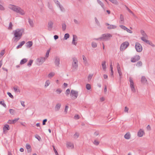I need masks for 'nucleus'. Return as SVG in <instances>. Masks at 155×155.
<instances>
[{
    "instance_id": "11",
    "label": "nucleus",
    "mask_w": 155,
    "mask_h": 155,
    "mask_svg": "<svg viewBox=\"0 0 155 155\" xmlns=\"http://www.w3.org/2000/svg\"><path fill=\"white\" fill-rule=\"evenodd\" d=\"M105 25L106 26H108L107 27V28L108 29H114L117 28L116 26L113 25H110L108 23H106Z\"/></svg>"
},
{
    "instance_id": "29",
    "label": "nucleus",
    "mask_w": 155,
    "mask_h": 155,
    "mask_svg": "<svg viewBox=\"0 0 155 155\" xmlns=\"http://www.w3.org/2000/svg\"><path fill=\"white\" fill-rule=\"evenodd\" d=\"M141 82L143 84H145L147 81L146 78L144 76H142L141 78Z\"/></svg>"
},
{
    "instance_id": "54",
    "label": "nucleus",
    "mask_w": 155,
    "mask_h": 155,
    "mask_svg": "<svg viewBox=\"0 0 155 155\" xmlns=\"http://www.w3.org/2000/svg\"><path fill=\"white\" fill-rule=\"evenodd\" d=\"M9 111L10 113L12 115H13L14 114V110L12 109H10L9 110Z\"/></svg>"
},
{
    "instance_id": "12",
    "label": "nucleus",
    "mask_w": 155,
    "mask_h": 155,
    "mask_svg": "<svg viewBox=\"0 0 155 155\" xmlns=\"http://www.w3.org/2000/svg\"><path fill=\"white\" fill-rule=\"evenodd\" d=\"M9 127L8 124H5L3 128V133L4 134H6L7 131L9 130Z\"/></svg>"
},
{
    "instance_id": "16",
    "label": "nucleus",
    "mask_w": 155,
    "mask_h": 155,
    "mask_svg": "<svg viewBox=\"0 0 155 155\" xmlns=\"http://www.w3.org/2000/svg\"><path fill=\"white\" fill-rule=\"evenodd\" d=\"M53 22L51 21H50L48 23V29L51 30L53 28Z\"/></svg>"
},
{
    "instance_id": "7",
    "label": "nucleus",
    "mask_w": 155,
    "mask_h": 155,
    "mask_svg": "<svg viewBox=\"0 0 155 155\" xmlns=\"http://www.w3.org/2000/svg\"><path fill=\"white\" fill-rule=\"evenodd\" d=\"M78 95V92L74 90H71L70 96L73 99H76Z\"/></svg>"
},
{
    "instance_id": "63",
    "label": "nucleus",
    "mask_w": 155,
    "mask_h": 155,
    "mask_svg": "<svg viewBox=\"0 0 155 155\" xmlns=\"http://www.w3.org/2000/svg\"><path fill=\"white\" fill-rule=\"evenodd\" d=\"M68 107V106H66L65 107L64 109V112H65L66 113H67V112Z\"/></svg>"
},
{
    "instance_id": "28",
    "label": "nucleus",
    "mask_w": 155,
    "mask_h": 155,
    "mask_svg": "<svg viewBox=\"0 0 155 155\" xmlns=\"http://www.w3.org/2000/svg\"><path fill=\"white\" fill-rule=\"evenodd\" d=\"M97 3L101 6L102 8L104 10H105V8L103 3L100 0H97Z\"/></svg>"
},
{
    "instance_id": "3",
    "label": "nucleus",
    "mask_w": 155,
    "mask_h": 155,
    "mask_svg": "<svg viewBox=\"0 0 155 155\" xmlns=\"http://www.w3.org/2000/svg\"><path fill=\"white\" fill-rule=\"evenodd\" d=\"M112 37V35L110 33H105L102 34L100 37L101 40L107 41L110 40Z\"/></svg>"
},
{
    "instance_id": "6",
    "label": "nucleus",
    "mask_w": 155,
    "mask_h": 155,
    "mask_svg": "<svg viewBox=\"0 0 155 155\" xmlns=\"http://www.w3.org/2000/svg\"><path fill=\"white\" fill-rule=\"evenodd\" d=\"M45 58L43 57H40L36 60V63L38 65H41L45 61Z\"/></svg>"
},
{
    "instance_id": "4",
    "label": "nucleus",
    "mask_w": 155,
    "mask_h": 155,
    "mask_svg": "<svg viewBox=\"0 0 155 155\" xmlns=\"http://www.w3.org/2000/svg\"><path fill=\"white\" fill-rule=\"evenodd\" d=\"M72 67L73 69L77 70L78 67V61L77 58L73 57L72 58Z\"/></svg>"
},
{
    "instance_id": "61",
    "label": "nucleus",
    "mask_w": 155,
    "mask_h": 155,
    "mask_svg": "<svg viewBox=\"0 0 155 155\" xmlns=\"http://www.w3.org/2000/svg\"><path fill=\"white\" fill-rule=\"evenodd\" d=\"M7 94L11 98H13V96L12 94L8 92L7 93Z\"/></svg>"
},
{
    "instance_id": "1",
    "label": "nucleus",
    "mask_w": 155,
    "mask_h": 155,
    "mask_svg": "<svg viewBox=\"0 0 155 155\" xmlns=\"http://www.w3.org/2000/svg\"><path fill=\"white\" fill-rule=\"evenodd\" d=\"M24 29L23 28H17L13 31L14 38L13 40L14 42H17L21 38Z\"/></svg>"
},
{
    "instance_id": "20",
    "label": "nucleus",
    "mask_w": 155,
    "mask_h": 155,
    "mask_svg": "<svg viewBox=\"0 0 155 155\" xmlns=\"http://www.w3.org/2000/svg\"><path fill=\"white\" fill-rule=\"evenodd\" d=\"M106 63V62L105 61H103L102 62L101 65L102 69L104 71H105L107 68Z\"/></svg>"
},
{
    "instance_id": "14",
    "label": "nucleus",
    "mask_w": 155,
    "mask_h": 155,
    "mask_svg": "<svg viewBox=\"0 0 155 155\" xmlns=\"http://www.w3.org/2000/svg\"><path fill=\"white\" fill-rule=\"evenodd\" d=\"M144 134V132L143 130L140 129L138 131L137 136L140 137H142Z\"/></svg>"
},
{
    "instance_id": "32",
    "label": "nucleus",
    "mask_w": 155,
    "mask_h": 155,
    "mask_svg": "<svg viewBox=\"0 0 155 155\" xmlns=\"http://www.w3.org/2000/svg\"><path fill=\"white\" fill-rule=\"evenodd\" d=\"M140 32L141 35H142V37H148L147 34L143 30H141L140 31Z\"/></svg>"
},
{
    "instance_id": "47",
    "label": "nucleus",
    "mask_w": 155,
    "mask_h": 155,
    "mask_svg": "<svg viewBox=\"0 0 155 155\" xmlns=\"http://www.w3.org/2000/svg\"><path fill=\"white\" fill-rule=\"evenodd\" d=\"M79 134L78 133H75L74 135V138L76 139L78 137Z\"/></svg>"
},
{
    "instance_id": "43",
    "label": "nucleus",
    "mask_w": 155,
    "mask_h": 155,
    "mask_svg": "<svg viewBox=\"0 0 155 155\" xmlns=\"http://www.w3.org/2000/svg\"><path fill=\"white\" fill-rule=\"evenodd\" d=\"M91 45L92 47L94 48L96 47L97 46V43L95 42H92Z\"/></svg>"
},
{
    "instance_id": "39",
    "label": "nucleus",
    "mask_w": 155,
    "mask_h": 155,
    "mask_svg": "<svg viewBox=\"0 0 155 155\" xmlns=\"http://www.w3.org/2000/svg\"><path fill=\"white\" fill-rule=\"evenodd\" d=\"M142 63L141 61H138L137 64H136V66L138 67H140L142 66Z\"/></svg>"
},
{
    "instance_id": "31",
    "label": "nucleus",
    "mask_w": 155,
    "mask_h": 155,
    "mask_svg": "<svg viewBox=\"0 0 155 155\" xmlns=\"http://www.w3.org/2000/svg\"><path fill=\"white\" fill-rule=\"evenodd\" d=\"M55 75L54 72H51L48 75V77L49 78H51Z\"/></svg>"
},
{
    "instance_id": "21",
    "label": "nucleus",
    "mask_w": 155,
    "mask_h": 155,
    "mask_svg": "<svg viewBox=\"0 0 155 155\" xmlns=\"http://www.w3.org/2000/svg\"><path fill=\"white\" fill-rule=\"evenodd\" d=\"M67 147L69 148L72 149L74 147V145L72 143L68 142L67 143Z\"/></svg>"
},
{
    "instance_id": "52",
    "label": "nucleus",
    "mask_w": 155,
    "mask_h": 155,
    "mask_svg": "<svg viewBox=\"0 0 155 155\" xmlns=\"http://www.w3.org/2000/svg\"><path fill=\"white\" fill-rule=\"evenodd\" d=\"M0 104L2 105L3 107H6V104L4 103V101H0Z\"/></svg>"
},
{
    "instance_id": "18",
    "label": "nucleus",
    "mask_w": 155,
    "mask_h": 155,
    "mask_svg": "<svg viewBox=\"0 0 155 155\" xmlns=\"http://www.w3.org/2000/svg\"><path fill=\"white\" fill-rule=\"evenodd\" d=\"M77 36L75 35H73V40H72V44L76 45L77 44V42H75V41L76 40H77Z\"/></svg>"
},
{
    "instance_id": "36",
    "label": "nucleus",
    "mask_w": 155,
    "mask_h": 155,
    "mask_svg": "<svg viewBox=\"0 0 155 155\" xmlns=\"http://www.w3.org/2000/svg\"><path fill=\"white\" fill-rule=\"evenodd\" d=\"M117 72L119 74V77L120 78H121L122 76V73L121 72V69H118L117 70Z\"/></svg>"
},
{
    "instance_id": "8",
    "label": "nucleus",
    "mask_w": 155,
    "mask_h": 155,
    "mask_svg": "<svg viewBox=\"0 0 155 155\" xmlns=\"http://www.w3.org/2000/svg\"><path fill=\"white\" fill-rule=\"evenodd\" d=\"M135 48L136 51L138 52H141L143 49L141 45L138 42H136V43Z\"/></svg>"
},
{
    "instance_id": "10",
    "label": "nucleus",
    "mask_w": 155,
    "mask_h": 155,
    "mask_svg": "<svg viewBox=\"0 0 155 155\" xmlns=\"http://www.w3.org/2000/svg\"><path fill=\"white\" fill-rule=\"evenodd\" d=\"M140 57L138 55H136L134 57L131 58V61L132 62H135L140 59Z\"/></svg>"
},
{
    "instance_id": "30",
    "label": "nucleus",
    "mask_w": 155,
    "mask_h": 155,
    "mask_svg": "<svg viewBox=\"0 0 155 155\" xmlns=\"http://www.w3.org/2000/svg\"><path fill=\"white\" fill-rule=\"evenodd\" d=\"M2 2L1 0H0V10L3 11L5 10V8L2 5Z\"/></svg>"
},
{
    "instance_id": "26",
    "label": "nucleus",
    "mask_w": 155,
    "mask_h": 155,
    "mask_svg": "<svg viewBox=\"0 0 155 155\" xmlns=\"http://www.w3.org/2000/svg\"><path fill=\"white\" fill-rule=\"evenodd\" d=\"M131 135L130 133H127L124 135V138L126 139H129L130 138Z\"/></svg>"
},
{
    "instance_id": "62",
    "label": "nucleus",
    "mask_w": 155,
    "mask_h": 155,
    "mask_svg": "<svg viewBox=\"0 0 155 155\" xmlns=\"http://www.w3.org/2000/svg\"><path fill=\"white\" fill-rule=\"evenodd\" d=\"M93 74H90L88 77V80H90L91 79L92 76H93Z\"/></svg>"
},
{
    "instance_id": "5",
    "label": "nucleus",
    "mask_w": 155,
    "mask_h": 155,
    "mask_svg": "<svg viewBox=\"0 0 155 155\" xmlns=\"http://www.w3.org/2000/svg\"><path fill=\"white\" fill-rule=\"evenodd\" d=\"M129 82L130 83V87L131 91L133 93L136 92V89L135 87V85L133 80L131 77L129 78Z\"/></svg>"
},
{
    "instance_id": "40",
    "label": "nucleus",
    "mask_w": 155,
    "mask_h": 155,
    "mask_svg": "<svg viewBox=\"0 0 155 155\" xmlns=\"http://www.w3.org/2000/svg\"><path fill=\"white\" fill-rule=\"evenodd\" d=\"M53 1L57 6H58L59 5H61L60 2L58 0H53Z\"/></svg>"
},
{
    "instance_id": "42",
    "label": "nucleus",
    "mask_w": 155,
    "mask_h": 155,
    "mask_svg": "<svg viewBox=\"0 0 155 155\" xmlns=\"http://www.w3.org/2000/svg\"><path fill=\"white\" fill-rule=\"evenodd\" d=\"M69 37V35L68 33L65 34L64 36V38L65 40L67 39Z\"/></svg>"
},
{
    "instance_id": "48",
    "label": "nucleus",
    "mask_w": 155,
    "mask_h": 155,
    "mask_svg": "<svg viewBox=\"0 0 155 155\" xmlns=\"http://www.w3.org/2000/svg\"><path fill=\"white\" fill-rule=\"evenodd\" d=\"M70 89H68L66 91L65 94L66 95H68L70 93Z\"/></svg>"
},
{
    "instance_id": "56",
    "label": "nucleus",
    "mask_w": 155,
    "mask_h": 155,
    "mask_svg": "<svg viewBox=\"0 0 155 155\" xmlns=\"http://www.w3.org/2000/svg\"><path fill=\"white\" fill-rule=\"evenodd\" d=\"M62 91V90L59 89H57L56 91L57 93L58 94H60L61 92Z\"/></svg>"
},
{
    "instance_id": "23",
    "label": "nucleus",
    "mask_w": 155,
    "mask_h": 155,
    "mask_svg": "<svg viewBox=\"0 0 155 155\" xmlns=\"http://www.w3.org/2000/svg\"><path fill=\"white\" fill-rule=\"evenodd\" d=\"M50 84V81L49 80H47L45 83L44 87L45 88L47 87Z\"/></svg>"
},
{
    "instance_id": "19",
    "label": "nucleus",
    "mask_w": 155,
    "mask_h": 155,
    "mask_svg": "<svg viewBox=\"0 0 155 155\" xmlns=\"http://www.w3.org/2000/svg\"><path fill=\"white\" fill-rule=\"evenodd\" d=\"M124 16L122 15H120L119 23L120 24H124Z\"/></svg>"
},
{
    "instance_id": "44",
    "label": "nucleus",
    "mask_w": 155,
    "mask_h": 155,
    "mask_svg": "<svg viewBox=\"0 0 155 155\" xmlns=\"http://www.w3.org/2000/svg\"><path fill=\"white\" fill-rule=\"evenodd\" d=\"M119 26L121 28L124 30L126 31V29H127V28L123 25H120Z\"/></svg>"
},
{
    "instance_id": "46",
    "label": "nucleus",
    "mask_w": 155,
    "mask_h": 155,
    "mask_svg": "<svg viewBox=\"0 0 155 155\" xmlns=\"http://www.w3.org/2000/svg\"><path fill=\"white\" fill-rule=\"evenodd\" d=\"M13 25L11 22H10L8 28V29L9 30H11L12 29Z\"/></svg>"
},
{
    "instance_id": "49",
    "label": "nucleus",
    "mask_w": 155,
    "mask_h": 155,
    "mask_svg": "<svg viewBox=\"0 0 155 155\" xmlns=\"http://www.w3.org/2000/svg\"><path fill=\"white\" fill-rule=\"evenodd\" d=\"M5 50H3L1 51V52H0V57L1 56H2L5 54Z\"/></svg>"
},
{
    "instance_id": "2",
    "label": "nucleus",
    "mask_w": 155,
    "mask_h": 155,
    "mask_svg": "<svg viewBox=\"0 0 155 155\" xmlns=\"http://www.w3.org/2000/svg\"><path fill=\"white\" fill-rule=\"evenodd\" d=\"M8 8L13 11L19 13L21 15H24L25 14V11L18 6L10 4L8 5Z\"/></svg>"
},
{
    "instance_id": "55",
    "label": "nucleus",
    "mask_w": 155,
    "mask_h": 155,
    "mask_svg": "<svg viewBox=\"0 0 155 155\" xmlns=\"http://www.w3.org/2000/svg\"><path fill=\"white\" fill-rule=\"evenodd\" d=\"M93 143L94 145H98L99 144V141L96 140H95L94 141Z\"/></svg>"
},
{
    "instance_id": "37",
    "label": "nucleus",
    "mask_w": 155,
    "mask_h": 155,
    "mask_svg": "<svg viewBox=\"0 0 155 155\" xmlns=\"http://www.w3.org/2000/svg\"><path fill=\"white\" fill-rule=\"evenodd\" d=\"M58 7L59 8L61 12H63L64 11V9L62 5H60Z\"/></svg>"
},
{
    "instance_id": "53",
    "label": "nucleus",
    "mask_w": 155,
    "mask_h": 155,
    "mask_svg": "<svg viewBox=\"0 0 155 155\" xmlns=\"http://www.w3.org/2000/svg\"><path fill=\"white\" fill-rule=\"evenodd\" d=\"M35 137L39 141H40L41 140L40 137L38 135H36L35 136Z\"/></svg>"
},
{
    "instance_id": "50",
    "label": "nucleus",
    "mask_w": 155,
    "mask_h": 155,
    "mask_svg": "<svg viewBox=\"0 0 155 155\" xmlns=\"http://www.w3.org/2000/svg\"><path fill=\"white\" fill-rule=\"evenodd\" d=\"M94 19H95V22H96V24H97V25H99L100 23H99L98 20H97V18L96 17H95L94 18Z\"/></svg>"
},
{
    "instance_id": "64",
    "label": "nucleus",
    "mask_w": 155,
    "mask_h": 155,
    "mask_svg": "<svg viewBox=\"0 0 155 155\" xmlns=\"http://www.w3.org/2000/svg\"><path fill=\"white\" fill-rule=\"evenodd\" d=\"M126 31L127 32H128L130 33H131V34L133 32L131 30H130L127 28V29H126Z\"/></svg>"
},
{
    "instance_id": "34",
    "label": "nucleus",
    "mask_w": 155,
    "mask_h": 155,
    "mask_svg": "<svg viewBox=\"0 0 155 155\" xmlns=\"http://www.w3.org/2000/svg\"><path fill=\"white\" fill-rule=\"evenodd\" d=\"M13 89L15 92H20V90L18 89V87L17 86L14 87Z\"/></svg>"
},
{
    "instance_id": "9",
    "label": "nucleus",
    "mask_w": 155,
    "mask_h": 155,
    "mask_svg": "<svg viewBox=\"0 0 155 155\" xmlns=\"http://www.w3.org/2000/svg\"><path fill=\"white\" fill-rule=\"evenodd\" d=\"M129 43L127 41H125L122 43L120 47V50L123 51L126 48L129 46Z\"/></svg>"
},
{
    "instance_id": "41",
    "label": "nucleus",
    "mask_w": 155,
    "mask_h": 155,
    "mask_svg": "<svg viewBox=\"0 0 155 155\" xmlns=\"http://www.w3.org/2000/svg\"><path fill=\"white\" fill-rule=\"evenodd\" d=\"M33 62V60H29L28 63L27 64V65L29 67H30L31 65L32 64Z\"/></svg>"
},
{
    "instance_id": "38",
    "label": "nucleus",
    "mask_w": 155,
    "mask_h": 155,
    "mask_svg": "<svg viewBox=\"0 0 155 155\" xmlns=\"http://www.w3.org/2000/svg\"><path fill=\"white\" fill-rule=\"evenodd\" d=\"M66 25L65 24V23H63L62 24V28L63 31H64L66 29Z\"/></svg>"
},
{
    "instance_id": "59",
    "label": "nucleus",
    "mask_w": 155,
    "mask_h": 155,
    "mask_svg": "<svg viewBox=\"0 0 155 155\" xmlns=\"http://www.w3.org/2000/svg\"><path fill=\"white\" fill-rule=\"evenodd\" d=\"M19 120V118H15L13 120H12V122L13 124L15 123L18 120Z\"/></svg>"
},
{
    "instance_id": "24",
    "label": "nucleus",
    "mask_w": 155,
    "mask_h": 155,
    "mask_svg": "<svg viewBox=\"0 0 155 155\" xmlns=\"http://www.w3.org/2000/svg\"><path fill=\"white\" fill-rule=\"evenodd\" d=\"M25 43V42L24 41H21V42L19 43V45L17 46L16 48L18 49L20 48H21Z\"/></svg>"
},
{
    "instance_id": "58",
    "label": "nucleus",
    "mask_w": 155,
    "mask_h": 155,
    "mask_svg": "<svg viewBox=\"0 0 155 155\" xmlns=\"http://www.w3.org/2000/svg\"><path fill=\"white\" fill-rule=\"evenodd\" d=\"M126 8L128 12L130 13H131L133 15H134V13L127 7L126 6Z\"/></svg>"
},
{
    "instance_id": "57",
    "label": "nucleus",
    "mask_w": 155,
    "mask_h": 155,
    "mask_svg": "<svg viewBox=\"0 0 155 155\" xmlns=\"http://www.w3.org/2000/svg\"><path fill=\"white\" fill-rule=\"evenodd\" d=\"M50 51V50H48L47 51L46 54V55H45V57H46L48 58V57Z\"/></svg>"
},
{
    "instance_id": "35",
    "label": "nucleus",
    "mask_w": 155,
    "mask_h": 155,
    "mask_svg": "<svg viewBox=\"0 0 155 155\" xmlns=\"http://www.w3.org/2000/svg\"><path fill=\"white\" fill-rule=\"evenodd\" d=\"M28 22L31 27H33L34 26V23L32 20L30 19H28Z\"/></svg>"
},
{
    "instance_id": "22",
    "label": "nucleus",
    "mask_w": 155,
    "mask_h": 155,
    "mask_svg": "<svg viewBox=\"0 0 155 155\" xmlns=\"http://www.w3.org/2000/svg\"><path fill=\"white\" fill-rule=\"evenodd\" d=\"M140 38L142 41L146 43H149V41L147 40L148 37H142Z\"/></svg>"
},
{
    "instance_id": "15",
    "label": "nucleus",
    "mask_w": 155,
    "mask_h": 155,
    "mask_svg": "<svg viewBox=\"0 0 155 155\" xmlns=\"http://www.w3.org/2000/svg\"><path fill=\"white\" fill-rule=\"evenodd\" d=\"M82 58L84 64L85 66H88L89 64L86 58L84 55H82Z\"/></svg>"
},
{
    "instance_id": "60",
    "label": "nucleus",
    "mask_w": 155,
    "mask_h": 155,
    "mask_svg": "<svg viewBox=\"0 0 155 155\" xmlns=\"http://www.w3.org/2000/svg\"><path fill=\"white\" fill-rule=\"evenodd\" d=\"M129 109L127 107H125V109H124V111L125 112L128 113V112Z\"/></svg>"
},
{
    "instance_id": "17",
    "label": "nucleus",
    "mask_w": 155,
    "mask_h": 155,
    "mask_svg": "<svg viewBox=\"0 0 155 155\" xmlns=\"http://www.w3.org/2000/svg\"><path fill=\"white\" fill-rule=\"evenodd\" d=\"M61 104L60 103H57L55 105L54 110L55 111H57L59 110L61 107Z\"/></svg>"
},
{
    "instance_id": "33",
    "label": "nucleus",
    "mask_w": 155,
    "mask_h": 155,
    "mask_svg": "<svg viewBox=\"0 0 155 155\" xmlns=\"http://www.w3.org/2000/svg\"><path fill=\"white\" fill-rule=\"evenodd\" d=\"M28 61L27 59L26 58H24L20 62V64H23L25 63Z\"/></svg>"
},
{
    "instance_id": "51",
    "label": "nucleus",
    "mask_w": 155,
    "mask_h": 155,
    "mask_svg": "<svg viewBox=\"0 0 155 155\" xmlns=\"http://www.w3.org/2000/svg\"><path fill=\"white\" fill-rule=\"evenodd\" d=\"M111 2H112L113 4H117V2L116 0H109Z\"/></svg>"
},
{
    "instance_id": "13",
    "label": "nucleus",
    "mask_w": 155,
    "mask_h": 155,
    "mask_svg": "<svg viewBox=\"0 0 155 155\" xmlns=\"http://www.w3.org/2000/svg\"><path fill=\"white\" fill-rule=\"evenodd\" d=\"M60 62V60L59 58L58 57H55L54 59V64L56 66H59Z\"/></svg>"
},
{
    "instance_id": "45",
    "label": "nucleus",
    "mask_w": 155,
    "mask_h": 155,
    "mask_svg": "<svg viewBox=\"0 0 155 155\" xmlns=\"http://www.w3.org/2000/svg\"><path fill=\"white\" fill-rule=\"evenodd\" d=\"M86 89L88 90H89L91 89V86L89 84H87L86 86Z\"/></svg>"
},
{
    "instance_id": "27",
    "label": "nucleus",
    "mask_w": 155,
    "mask_h": 155,
    "mask_svg": "<svg viewBox=\"0 0 155 155\" xmlns=\"http://www.w3.org/2000/svg\"><path fill=\"white\" fill-rule=\"evenodd\" d=\"M26 147L27 149L28 150V152H30L31 151V148L30 145L27 143L26 144Z\"/></svg>"
},
{
    "instance_id": "25",
    "label": "nucleus",
    "mask_w": 155,
    "mask_h": 155,
    "mask_svg": "<svg viewBox=\"0 0 155 155\" xmlns=\"http://www.w3.org/2000/svg\"><path fill=\"white\" fill-rule=\"evenodd\" d=\"M33 43L31 41H28L26 43V47L27 48H29L32 46Z\"/></svg>"
}]
</instances>
